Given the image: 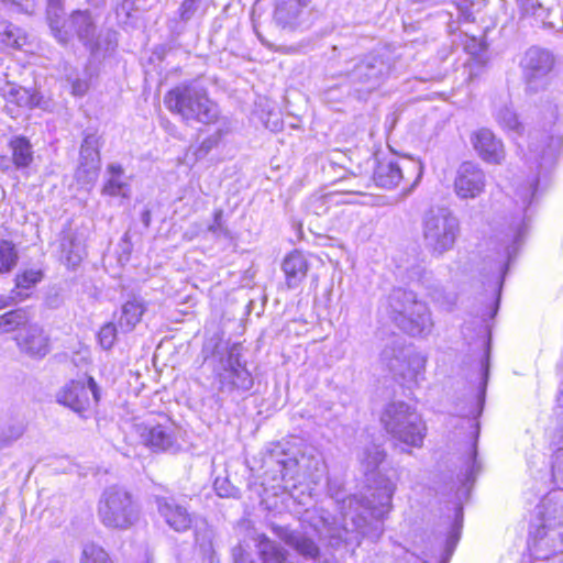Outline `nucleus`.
I'll return each instance as SVG.
<instances>
[{
  "instance_id": "obj_1",
  "label": "nucleus",
  "mask_w": 563,
  "mask_h": 563,
  "mask_svg": "<svg viewBox=\"0 0 563 563\" xmlns=\"http://www.w3.org/2000/svg\"><path fill=\"white\" fill-rule=\"evenodd\" d=\"M385 459V452L378 445L365 448L361 455V463L367 476L369 495L365 499L350 496L342 501V527L330 522L321 516L323 527L319 530L320 536L328 538L332 547L340 542H351L352 532L362 537L378 540L383 534V525L377 522L393 508V496L396 492V481L382 472L375 473L376 468Z\"/></svg>"
},
{
  "instance_id": "obj_2",
  "label": "nucleus",
  "mask_w": 563,
  "mask_h": 563,
  "mask_svg": "<svg viewBox=\"0 0 563 563\" xmlns=\"http://www.w3.org/2000/svg\"><path fill=\"white\" fill-rule=\"evenodd\" d=\"M64 11L52 15L48 24L54 37L63 45L77 38L92 56L112 49L110 33L103 38L98 27V18L90 10H75L68 18Z\"/></svg>"
},
{
  "instance_id": "obj_3",
  "label": "nucleus",
  "mask_w": 563,
  "mask_h": 563,
  "mask_svg": "<svg viewBox=\"0 0 563 563\" xmlns=\"http://www.w3.org/2000/svg\"><path fill=\"white\" fill-rule=\"evenodd\" d=\"M387 313L399 329L411 336H426L433 328L427 303L404 288L393 289L389 294Z\"/></svg>"
},
{
  "instance_id": "obj_4",
  "label": "nucleus",
  "mask_w": 563,
  "mask_h": 563,
  "mask_svg": "<svg viewBox=\"0 0 563 563\" xmlns=\"http://www.w3.org/2000/svg\"><path fill=\"white\" fill-rule=\"evenodd\" d=\"M166 108L184 121L210 124L219 118L218 106L209 98L207 90L198 85H180L164 97Z\"/></svg>"
},
{
  "instance_id": "obj_5",
  "label": "nucleus",
  "mask_w": 563,
  "mask_h": 563,
  "mask_svg": "<svg viewBox=\"0 0 563 563\" xmlns=\"http://www.w3.org/2000/svg\"><path fill=\"white\" fill-rule=\"evenodd\" d=\"M461 234V223L449 208H431L422 218V238L432 256L441 257L453 250Z\"/></svg>"
},
{
  "instance_id": "obj_6",
  "label": "nucleus",
  "mask_w": 563,
  "mask_h": 563,
  "mask_svg": "<svg viewBox=\"0 0 563 563\" xmlns=\"http://www.w3.org/2000/svg\"><path fill=\"white\" fill-rule=\"evenodd\" d=\"M380 421L395 441L408 446H422L427 428L420 415L408 404L393 401L386 405Z\"/></svg>"
},
{
  "instance_id": "obj_7",
  "label": "nucleus",
  "mask_w": 563,
  "mask_h": 563,
  "mask_svg": "<svg viewBox=\"0 0 563 563\" xmlns=\"http://www.w3.org/2000/svg\"><path fill=\"white\" fill-rule=\"evenodd\" d=\"M139 505L126 489L112 486L103 492L98 505V516L106 527L128 529L139 520Z\"/></svg>"
},
{
  "instance_id": "obj_8",
  "label": "nucleus",
  "mask_w": 563,
  "mask_h": 563,
  "mask_svg": "<svg viewBox=\"0 0 563 563\" xmlns=\"http://www.w3.org/2000/svg\"><path fill=\"white\" fill-rule=\"evenodd\" d=\"M393 63L388 55L369 54L352 59L345 69L351 86L368 95L379 88L391 75Z\"/></svg>"
},
{
  "instance_id": "obj_9",
  "label": "nucleus",
  "mask_w": 563,
  "mask_h": 563,
  "mask_svg": "<svg viewBox=\"0 0 563 563\" xmlns=\"http://www.w3.org/2000/svg\"><path fill=\"white\" fill-rule=\"evenodd\" d=\"M240 344H233L228 352V357L222 372L219 374V390L233 398L250 391L254 385L252 374L241 362Z\"/></svg>"
},
{
  "instance_id": "obj_10",
  "label": "nucleus",
  "mask_w": 563,
  "mask_h": 563,
  "mask_svg": "<svg viewBox=\"0 0 563 563\" xmlns=\"http://www.w3.org/2000/svg\"><path fill=\"white\" fill-rule=\"evenodd\" d=\"M57 402L70 408L73 411L82 415L90 409L92 404L100 399V390L92 377L86 382L71 380L66 384L56 395Z\"/></svg>"
},
{
  "instance_id": "obj_11",
  "label": "nucleus",
  "mask_w": 563,
  "mask_h": 563,
  "mask_svg": "<svg viewBox=\"0 0 563 563\" xmlns=\"http://www.w3.org/2000/svg\"><path fill=\"white\" fill-rule=\"evenodd\" d=\"M554 65L553 55L543 48L531 47L522 60L523 74L529 93H536L548 85V75Z\"/></svg>"
},
{
  "instance_id": "obj_12",
  "label": "nucleus",
  "mask_w": 563,
  "mask_h": 563,
  "mask_svg": "<svg viewBox=\"0 0 563 563\" xmlns=\"http://www.w3.org/2000/svg\"><path fill=\"white\" fill-rule=\"evenodd\" d=\"M100 139L96 133L86 132L79 153V164L75 173L77 181L92 186L100 170Z\"/></svg>"
},
{
  "instance_id": "obj_13",
  "label": "nucleus",
  "mask_w": 563,
  "mask_h": 563,
  "mask_svg": "<svg viewBox=\"0 0 563 563\" xmlns=\"http://www.w3.org/2000/svg\"><path fill=\"white\" fill-rule=\"evenodd\" d=\"M382 356L389 369L404 379L417 380L424 372L426 357L411 349H400L397 353L385 349Z\"/></svg>"
},
{
  "instance_id": "obj_14",
  "label": "nucleus",
  "mask_w": 563,
  "mask_h": 563,
  "mask_svg": "<svg viewBox=\"0 0 563 563\" xmlns=\"http://www.w3.org/2000/svg\"><path fill=\"white\" fill-rule=\"evenodd\" d=\"M486 187V175L476 164L464 162L456 170L454 191L461 199H475Z\"/></svg>"
},
{
  "instance_id": "obj_15",
  "label": "nucleus",
  "mask_w": 563,
  "mask_h": 563,
  "mask_svg": "<svg viewBox=\"0 0 563 563\" xmlns=\"http://www.w3.org/2000/svg\"><path fill=\"white\" fill-rule=\"evenodd\" d=\"M135 432L140 435L142 443L153 451H172L177 440L174 427L170 423H135Z\"/></svg>"
},
{
  "instance_id": "obj_16",
  "label": "nucleus",
  "mask_w": 563,
  "mask_h": 563,
  "mask_svg": "<svg viewBox=\"0 0 563 563\" xmlns=\"http://www.w3.org/2000/svg\"><path fill=\"white\" fill-rule=\"evenodd\" d=\"M273 532L298 555L307 561H317L320 558V548L316 541L306 533L290 529L286 526H272Z\"/></svg>"
},
{
  "instance_id": "obj_17",
  "label": "nucleus",
  "mask_w": 563,
  "mask_h": 563,
  "mask_svg": "<svg viewBox=\"0 0 563 563\" xmlns=\"http://www.w3.org/2000/svg\"><path fill=\"white\" fill-rule=\"evenodd\" d=\"M471 143L477 155L488 164L499 165L506 157L501 140L488 129H479L471 136Z\"/></svg>"
},
{
  "instance_id": "obj_18",
  "label": "nucleus",
  "mask_w": 563,
  "mask_h": 563,
  "mask_svg": "<svg viewBox=\"0 0 563 563\" xmlns=\"http://www.w3.org/2000/svg\"><path fill=\"white\" fill-rule=\"evenodd\" d=\"M157 511L163 517L169 528L176 532H185L190 529L192 523V516L188 509L178 504L172 497H155Z\"/></svg>"
},
{
  "instance_id": "obj_19",
  "label": "nucleus",
  "mask_w": 563,
  "mask_h": 563,
  "mask_svg": "<svg viewBox=\"0 0 563 563\" xmlns=\"http://www.w3.org/2000/svg\"><path fill=\"white\" fill-rule=\"evenodd\" d=\"M404 166L394 156L376 157L373 179L378 187L391 189L404 178Z\"/></svg>"
},
{
  "instance_id": "obj_20",
  "label": "nucleus",
  "mask_w": 563,
  "mask_h": 563,
  "mask_svg": "<svg viewBox=\"0 0 563 563\" xmlns=\"http://www.w3.org/2000/svg\"><path fill=\"white\" fill-rule=\"evenodd\" d=\"M101 194L112 198L130 197L131 186L120 164L111 163L107 166Z\"/></svg>"
},
{
  "instance_id": "obj_21",
  "label": "nucleus",
  "mask_w": 563,
  "mask_h": 563,
  "mask_svg": "<svg viewBox=\"0 0 563 563\" xmlns=\"http://www.w3.org/2000/svg\"><path fill=\"white\" fill-rule=\"evenodd\" d=\"M20 349L32 357H43L48 351V338L37 324H30L24 334L18 338Z\"/></svg>"
},
{
  "instance_id": "obj_22",
  "label": "nucleus",
  "mask_w": 563,
  "mask_h": 563,
  "mask_svg": "<svg viewBox=\"0 0 563 563\" xmlns=\"http://www.w3.org/2000/svg\"><path fill=\"white\" fill-rule=\"evenodd\" d=\"M282 268L288 288H295L306 278L309 266L305 255L294 251L285 257Z\"/></svg>"
},
{
  "instance_id": "obj_23",
  "label": "nucleus",
  "mask_w": 563,
  "mask_h": 563,
  "mask_svg": "<svg viewBox=\"0 0 563 563\" xmlns=\"http://www.w3.org/2000/svg\"><path fill=\"white\" fill-rule=\"evenodd\" d=\"M308 2L309 0H289L278 3L274 12L275 22L284 29L296 27L299 25L302 7H306Z\"/></svg>"
},
{
  "instance_id": "obj_24",
  "label": "nucleus",
  "mask_w": 563,
  "mask_h": 563,
  "mask_svg": "<svg viewBox=\"0 0 563 563\" xmlns=\"http://www.w3.org/2000/svg\"><path fill=\"white\" fill-rule=\"evenodd\" d=\"M145 302L140 298L128 300L121 308V314L118 320L120 330L124 333L131 332L141 321L145 311Z\"/></svg>"
},
{
  "instance_id": "obj_25",
  "label": "nucleus",
  "mask_w": 563,
  "mask_h": 563,
  "mask_svg": "<svg viewBox=\"0 0 563 563\" xmlns=\"http://www.w3.org/2000/svg\"><path fill=\"white\" fill-rule=\"evenodd\" d=\"M488 357H489V355H488V353H486L482 358V372H483L482 375H483V377H482V383H481V388H479L478 394L476 396L472 397V399L470 400L471 405H470V409L467 411H460L461 416L466 417L468 419H477L483 411L486 385H487L488 372H489Z\"/></svg>"
},
{
  "instance_id": "obj_26",
  "label": "nucleus",
  "mask_w": 563,
  "mask_h": 563,
  "mask_svg": "<svg viewBox=\"0 0 563 563\" xmlns=\"http://www.w3.org/2000/svg\"><path fill=\"white\" fill-rule=\"evenodd\" d=\"M257 549L264 563H285L287 560V551L265 534L258 536Z\"/></svg>"
},
{
  "instance_id": "obj_27",
  "label": "nucleus",
  "mask_w": 563,
  "mask_h": 563,
  "mask_svg": "<svg viewBox=\"0 0 563 563\" xmlns=\"http://www.w3.org/2000/svg\"><path fill=\"white\" fill-rule=\"evenodd\" d=\"M0 93L7 101L20 107H33L36 104L35 97L27 89L10 81H5L0 87Z\"/></svg>"
},
{
  "instance_id": "obj_28",
  "label": "nucleus",
  "mask_w": 563,
  "mask_h": 563,
  "mask_svg": "<svg viewBox=\"0 0 563 563\" xmlns=\"http://www.w3.org/2000/svg\"><path fill=\"white\" fill-rule=\"evenodd\" d=\"M12 161L16 168L30 166L33 162V151L30 141L24 136H15L10 143Z\"/></svg>"
},
{
  "instance_id": "obj_29",
  "label": "nucleus",
  "mask_w": 563,
  "mask_h": 563,
  "mask_svg": "<svg viewBox=\"0 0 563 563\" xmlns=\"http://www.w3.org/2000/svg\"><path fill=\"white\" fill-rule=\"evenodd\" d=\"M498 124L510 135L521 136L525 131L517 113L510 107H501L495 114Z\"/></svg>"
},
{
  "instance_id": "obj_30",
  "label": "nucleus",
  "mask_w": 563,
  "mask_h": 563,
  "mask_svg": "<svg viewBox=\"0 0 563 563\" xmlns=\"http://www.w3.org/2000/svg\"><path fill=\"white\" fill-rule=\"evenodd\" d=\"M31 319L30 311L24 308L11 310L0 316V334L12 332L26 325Z\"/></svg>"
},
{
  "instance_id": "obj_31",
  "label": "nucleus",
  "mask_w": 563,
  "mask_h": 563,
  "mask_svg": "<svg viewBox=\"0 0 563 563\" xmlns=\"http://www.w3.org/2000/svg\"><path fill=\"white\" fill-rule=\"evenodd\" d=\"M19 254L13 242L0 240V274L11 272L18 263Z\"/></svg>"
},
{
  "instance_id": "obj_32",
  "label": "nucleus",
  "mask_w": 563,
  "mask_h": 563,
  "mask_svg": "<svg viewBox=\"0 0 563 563\" xmlns=\"http://www.w3.org/2000/svg\"><path fill=\"white\" fill-rule=\"evenodd\" d=\"M277 463L279 466L282 481L284 483V488L287 489L290 482H295L300 477L299 462L297 459L289 457L280 460Z\"/></svg>"
},
{
  "instance_id": "obj_33",
  "label": "nucleus",
  "mask_w": 563,
  "mask_h": 563,
  "mask_svg": "<svg viewBox=\"0 0 563 563\" xmlns=\"http://www.w3.org/2000/svg\"><path fill=\"white\" fill-rule=\"evenodd\" d=\"M25 431L23 422L0 426V450L20 439Z\"/></svg>"
},
{
  "instance_id": "obj_34",
  "label": "nucleus",
  "mask_w": 563,
  "mask_h": 563,
  "mask_svg": "<svg viewBox=\"0 0 563 563\" xmlns=\"http://www.w3.org/2000/svg\"><path fill=\"white\" fill-rule=\"evenodd\" d=\"M80 563H112L108 553L95 543L84 545Z\"/></svg>"
},
{
  "instance_id": "obj_35",
  "label": "nucleus",
  "mask_w": 563,
  "mask_h": 563,
  "mask_svg": "<svg viewBox=\"0 0 563 563\" xmlns=\"http://www.w3.org/2000/svg\"><path fill=\"white\" fill-rule=\"evenodd\" d=\"M459 529L460 528L457 526L452 529L449 537L446 538L445 547L441 551V555L439 559H429V560H426L424 562L426 563H448L455 547H456V543L459 542V539H460Z\"/></svg>"
},
{
  "instance_id": "obj_36",
  "label": "nucleus",
  "mask_w": 563,
  "mask_h": 563,
  "mask_svg": "<svg viewBox=\"0 0 563 563\" xmlns=\"http://www.w3.org/2000/svg\"><path fill=\"white\" fill-rule=\"evenodd\" d=\"M208 232H210L214 238L220 239H232L231 231L225 225L223 221V210L218 209L213 213V221L208 225Z\"/></svg>"
},
{
  "instance_id": "obj_37",
  "label": "nucleus",
  "mask_w": 563,
  "mask_h": 563,
  "mask_svg": "<svg viewBox=\"0 0 563 563\" xmlns=\"http://www.w3.org/2000/svg\"><path fill=\"white\" fill-rule=\"evenodd\" d=\"M43 275L41 271L37 269H26L21 274H18L15 277V287L18 289H30L38 282H41Z\"/></svg>"
},
{
  "instance_id": "obj_38",
  "label": "nucleus",
  "mask_w": 563,
  "mask_h": 563,
  "mask_svg": "<svg viewBox=\"0 0 563 563\" xmlns=\"http://www.w3.org/2000/svg\"><path fill=\"white\" fill-rule=\"evenodd\" d=\"M98 339H99L100 345L104 350L111 349L114 345L115 340H117L115 325L113 323L104 324L98 333Z\"/></svg>"
},
{
  "instance_id": "obj_39",
  "label": "nucleus",
  "mask_w": 563,
  "mask_h": 563,
  "mask_svg": "<svg viewBox=\"0 0 563 563\" xmlns=\"http://www.w3.org/2000/svg\"><path fill=\"white\" fill-rule=\"evenodd\" d=\"M520 8L525 14H531L537 18H544L545 9L539 0H520Z\"/></svg>"
},
{
  "instance_id": "obj_40",
  "label": "nucleus",
  "mask_w": 563,
  "mask_h": 563,
  "mask_svg": "<svg viewBox=\"0 0 563 563\" xmlns=\"http://www.w3.org/2000/svg\"><path fill=\"white\" fill-rule=\"evenodd\" d=\"M550 143L548 144L547 148H542L539 153L538 150H533L537 152V155L540 156L541 159L552 158L559 151V148L562 145V139L559 136H550Z\"/></svg>"
},
{
  "instance_id": "obj_41",
  "label": "nucleus",
  "mask_w": 563,
  "mask_h": 563,
  "mask_svg": "<svg viewBox=\"0 0 563 563\" xmlns=\"http://www.w3.org/2000/svg\"><path fill=\"white\" fill-rule=\"evenodd\" d=\"M201 0H184L179 8V16L183 21H189L197 9L199 8Z\"/></svg>"
},
{
  "instance_id": "obj_42",
  "label": "nucleus",
  "mask_w": 563,
  "mask_h": 563,
  "mask_svg": "<svg viewBox=\"0 0 563 563\" xmlns=\"http://www.w3.org/2000/svg\"><path fill=\"white\" fill-rule=\"evenodd\" d=\"M27 295H23L20 290H12V294L9 296L0 295V310L11 306L16 300H23Z\"/></svg>"
},
{
  "instance_id": "obj_43",
  "label": "nucleus",
  "mask_w": 563,
  "mask_h": 563,
  "mask_svg": "<svg viewBox=\"0 0 563 563\" xmlns=\"http://www.w3.org/2000/svg\"><path fill=\"white\" fill-rule=\"evenodd\" d=\"M477 451L476 445L474 444L473 452H472V464L467 470L466 473V482H473L475 479V475L481 471V464L477 461Z\"/></svg>"
},
{
  "instance_id": "obj_44",
  "label": "nucleus",
  "mask_w": 563,
  "mask_h": 563,
  "mask_svg": "<svg viewBox=\"0 0 563 563\" xmlns=\"http://www.w3.org/2000/svg\"><path fill=\"white\" fill-rule=\"evenodd\" d=\"M310 208L316 214H323L328 210L327 197L319 196L310 201Z\"/></svg>"
},
{
  "instance_id": "obj_45",
  "label": "nucleus",
  "mask_w": 563,
  "mask_h": 563,
  "mask_svg": "<svg viewBox=\"0 0 563 563\" xmlns=\"http://www.w3.org/2000/svg\"><path fill=\"white\" fill-rule=\"evenodd\" d=\"M58 12H63V0H47V20Z\"/></svg>"
},
{
  "instance_id": "obj_46",
  "label": "nucleus",
  "mask_w": 563,
  "mask_h": 563,
  "mask_svg": "<svg viewBox=\"0 0 563 563\" xmlns=\"http://www.w3.org/2000/svg\"><path fill=\"white\" fill-rule=\"evenodd\" d=\"M234 563H256L252 559H250L242 547H236L232 552Z\"/></svg>"
},
{
  "instance_id": "obj_47",
  "label": "nucleus",
  "mask_w": 563,
  "mask_h": 563,
  "mask_svg": "<svg viewBox=\"0 0 563 563\" xmlns=\"http://www.w3.org/2000/svg\"><path fill=\"white\" fill-rule=\"evenodd\" d=\"M88 82L86 80L77 79L71 85V92L75 96H82L88 90Z\"/></svg>"
},
{
  "instance_id": "obj_48",
  "label": "nucleus",
  "mask_w": 563,
  "mask_h": 563,
  "mask_svg": "<svg viewBox=\"0 0 563 563\" xmlns=\"http://www.w3.org/2000/svg\"><path fill=\"white\" fill-rule=\"evenodd\" d=\"M460 18L465 22H472L474 21L473 13L471 12L470 8L467 5L460 7Z\"/></svg>"
},
{
  "instance_id": "obj_49",
  "label": "nucleus",
  "mask_w": 563,
  "mask_h": 563,
  "mask_svg": "<svg viewBox=\"0 0 563 563\" xmlns=\"http://www.w3.org/2000/svg\"><path fill=\"white\" fill-rule=\"evenodd\" d=\"M141 221L143 222V224L147 228L150 227V223H151V211L150 210H144L141 214Z\"/></svg>"
},
{
  "instance_id": "obj_50",
  "label": "nucleus",
  "mask_w": 563,
  "mask_h": 563,
  "mask_svg": "<svg viewBox=\"0 0 563 563\" xmlns=\"http://www.w3.org/2000/svg\"><path fill=\"white\" fill-rule=\"evenodd\" d=\"M401 162L408 166H411L413 167V169H417L419 172V174L421 173V166L420 164L418 163H415V162H411V161H408L406 158H402Z\"/></svg>"
},
{
  "instance_id": "obj_51",
  "label": "nucleus",
  "mask_w": 563,
  "mask_h": 563,
  "mask_svg": "<svg viewBox=\"0 0 563 563\" xmlns=\"http://www.w3.org/2000/svg\"><path fill=\"white\" fill-rule=\"evenodd\" d=\"M548 111H549L550 120H554L556 118V115H558V108H556V106L555 104H551L549 107Z\"/></svg>"
},
{
  "instance_id": "obj_52",
  "label": "nucleus",
  "mask_w": 563,
  "mask_h": 563,
  "mask_svg": "<svg viewBox=\"0 0 563 563\" xmlns=\"http://www.w3.org/2000/svg\"><path fill=\"white\" fill-rule=\"evenodd\" d=\"M67 261L69 264L75 266L80 261V256L78 254H69L67 256Z\"/></svg>"
},
{
  "instance_id": "obj_53",
  "label": "nucleus",
  "mask_w": 563,
  "mask_h": 563,
  "mask_svg": "<svg viewBox=\"0 0 563 563\" xmlns=\"http://www.w3.org/2000/svg\"><path fill=\"white\" fill-rule=\"evenodd\" d=\"M3 34H5L8 36V38L5 41H8V43H11L10 40L13 36V32L11 30V25H5V27L3 30Z\"/></svg>"
},
{
  "instance_id": "obj_54",
  "label": "nucleus",
  "mask_w": 563,
  "mask_h": 563,
  "mask_svg": "<svg viewBox=\"0 0 563 563\" xmlns=\"http://www.w3.org/2000/svg\"><path fill=\"white\" fill-rule=\"evenodd\" d=\"M408 317H409L408 319H410L412 321H419V319H420L416 313L409 314Z\"/></svg>"
},
{
  "instance_id": "obj_55",
  "label": "nucleus",
  "mask_w": 563,
  "mask_h": 563,
  "mask_svg": "<svg viewBox=\"0 0 563 563\" xmlns=\"http://www.w3.org/2000/svg\"><path fill=\"white\" fill-rule=\"evenodd\" d=\"M408 317H409L408 319H410L412 321H419V319H420L416 313L409 314Z\"/></svg>"
},
{
  "instance_id": "obj_56",
  "label": "nucleus",
  "mask_w": 563,
  "mask_h": 563,
  "mask_svg": "<svg viewBox=\"0 0 563 563\" xmlns=\"http://www.w3.org/2000/svg\"><path fill=\"white\" fill-rule=\"evenodd\" d=\"M12 45H16V46H19L20 44L18 43V41H16V40H14V41L12 42Z\"/></svg>"
},
{
  "instance_id": "obj_57",
  "label": "nucleus",
  "mask_w": 563,
  "mask_h": 563,
  "mask_svg": "<svg viewBox=\"0 0 563 563\" xmlns=\"http://www.w3.org/2000/svg\"><path fill=\"white\" fill-rule=\"evenodd\" d=\"M532 187H534V185H531ZM536 191V188H532V194Z\"/></svg>"
}]
</instances>
